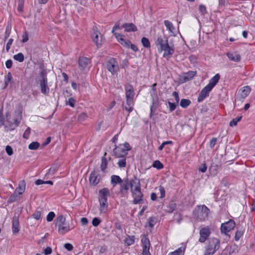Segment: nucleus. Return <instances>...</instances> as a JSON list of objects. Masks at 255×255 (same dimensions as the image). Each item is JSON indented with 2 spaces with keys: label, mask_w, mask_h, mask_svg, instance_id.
<instances>
[{
  "label": "nucleus",
  "mask_w": 255,
  "mask_h": 255,
  "mask_svg": "<svg viewBox=\"0 0 255 255\" xmlns=\"http://www.w3.org/2000/svg\"><path fill=\"white\" fill-rule=\"evenodd\" d=\"M152 166L157 169H161L163 167V164L159 160L155 161L152 164Z\"/></svg>",
  "instance_id": "39"
},
{
  "label": "nucleus",
  "mask_w": 255,
  "mask_h": 255,
  "mask_svg": "<svg viewBox=\"0 0 255 255\" xmlns=\"http://www.w3.org/2000/svg\"><path fill=\"white\" fill-rule=\"evenodd\" d=\"M12 78L11 74L10 72H8L5 77V85L7 86L8 83L11 81Z\"/></svg>",
  "instance_id": "50"
},
{
  "label": "nucleus",
  "mask_w": 255,
  "mask_h": 255,
  "mask_svg": "<svg viewBox=\"0 0 255 255\" xmlns=\"http://www.w3.org/2000/svg\"><path fill=\"white\" fill-rule=\"evenodd\" d=\"M235 227V222L233 220H230L228 222L222 224L221 227V232L224 234H226L227 233L234 229Z\"/></svg>",
  "instance_id": "12"
},
{
  "label": "nucleus",
  "mask_w": 255,
  "mask_h": 255,
  "mask_svg": "<svg viewBox=\"0 0 255 255\" xmlns=\"http://www.w3.org/2000/svg\"><path fill=\"white\" fill-rule=\"evenodd\" d=\"M220 241L217 238H211L206 248L204 255H213L219 249Z\"/></svg>",
  "instance_id": "10"
},
{
  "label": "nucleus",
  "mask_w": 255,
  "mask_h": 255,
  "mask_svg": "<svg viewBox=\"0 0 255 255\" xmlns=\"http://www.w3.org/2000/svg\"><path fill=\"white\" fill-rule=\"evenodd\" d=\"M100 197H106L107 198L108 196H110V192L108 188H104L99 191Z\"/></svg>",
  "instance_id": "29"
},
{
  "label": "nucleus",
  "mask_w": 255,
  "mask_h": 255,
  "mask_svg": "<svg viewBox=\"0 0 255 255\" xmlns=\"http://www.w3.org/2000/svg\"><path fill=\"white\" fill-rule=\"evenodd\" d=\"M199 10L200 12L203 14L204 15L205 13H206V7L204 5H200L199 7Z\"/></svg>",
  "instance_id": "63"
},
{
  "label": "nucleus",
  "mask_w": 255,
  "mask_h": 255,
  "mask_svg": "<svg viewBox=\"0 0 255 255\" xmlns=\"http://www.w3.org/2000/svg\"><path fill=\"white\" fill-rule=\"evenodd\" d=\"M156 221V219L155 218H154V217L150 218L148 220L149 226L152 228L154 226V225H155Z\"/></svg>",
  "instance_id": "48"
},
{
  "label": "nucleus",
  "mask_w": 255,
  "mask_h": 255,
  "mask_svg": "<svg viewBox=\"0 0 255 255\" xmlns=\"http://www.w3.org/2000/svg\"><path fill=\"white\" fill-rule=\"evenodd\" d=\"M191 104V101L188 99H181L180 103V105L183 108H187Z\"/></svg>",
  "instance_id": "32"
},
{
  "label": "nucleus",
  "mask_w": 255,
  "mask_h": 255,
  "mask_svg": "<svg viewBox=\"0 0 255 255\" xmlns=\"http://www.w3.org/2000/svg\"><path fill=\"white\" fill-rule=\"evenodd\" d=\"M23 4H24V0H19L18 5V7H17V10L18 11L22 12L23 11Z\"/></svg>",
  "instance_id": "44"
},
{
  "label": "nucleus",
  "mask_w": 255,
  "mask_h": 255,
  "mask_svg": "<svg viewBox=\"0 0 255 255\" xmlns=\"http://www.w3.org/2000/svg\"><path fill=\"white\" fill-rule=\"evenodd\" d=\"M39 146V143L38 142H32L28 145V148L31 150H36Z\"/></svg>",
  "instance_id": "38"
},
{
  "label": "nucleus",
  "mask_w": 255,
  "mask_h": 255,
  "mask_svg": "<svg viewBox=\"0 0 255 255\" xmlns=\"http://www.w3.org/2000/svg\"><path fill=\"white\" fill-rule=\"evenodd\" d=\"M133 198V204H140L143 201V195L141 191L140 183L139 179L133 185L130 191Z\"/></svg>",
  "instance_id": "3"
},
{
  "label": "nucleus",
  "mask_w": 255,
  "mask_h": 255,
  "mask_svg": "<svg viewBox=\"0 0 255 255\" xmlns=\"http://www.w3.org/2000/svg\"><path fill=\"white\" fill-rule=\"evenodd\" d=\"M210 210L205 205L198 206L195 209V216L199 221H205L208 217Z\"/></svg>",
  "instance_id": "9"
},
{
  "label": "nucleus",
  "mask_w": 255,
  "mask_h": 255,
  "mask_svg": "<svg viewBox=\"0 0 255 255\" xmlns=\"http://www.w3.org/2000/svg\"><path fill=\"white\" fill-rule=\"evenodd\" d=\"M227 56L231 61L234 62H239L241 60V56L237 52H228L227 53Z\"/></svg>",
  "instance_id": "19"
},
{
  "label": "nucleus",
  "mask_w": 255,
  "mask_h": 255,
  "mask_svg": "<svg viewBox=\"0 0 255 255\" xmlns=\"http://www.w3.org/2000/svg\"><path fill=\"white\" fill-rule=\"evenodd\" d=\"M90 182L93 185H97L100 180V177H99V174L96 171H93L91 173L89 177Z\"/></svg>",
  "instance_id": "17"
},
{
  "label": "nucleus",
  "mask_w": 255,
  "mask_h": 255,
  "mask_svg": "<svg viewBox=\"0 0 255 255\" xmlns=\"http://www.w3.org/2000/svg\"><path fill=\"white\" fill-rule=\"evenodd\" d=\"M155 45L159 52H163V57L167 59L171 57L174 52V45L172 42H168V38L164 36L158 37Z\"/></svg>",
  "instance_id": "1"
},
{
  "label": "nucleus",
  "mask_w": 255,
  "mask_h": 255,
  "mask_svg": "<svg viewBox=\"0 0 255 255\" xmlns=\"http://www.w3.org/2000/svg\"><path fill=\"white\" fill-rule=\"evenodd\" d=\"M100 204V211L101 213L105 212V209L108 207L107 198L106 197H99Z\"/></svg>",
  "instance_id": "20"
},
{
  "label": "nucleus",
  "mask_w": 255,
  "mask_h": 255,
  "mask_svg": "<svg viewBox=\"0 0 255 255\" xmlns=\"http://www.w3.org/2000/svg\"><path fill=\"white\" fill-rule=\"evenodd\" d=\"M207 166L206 163H203L200 165L198 170L202 173H204L207 170Z\"/></svg>",
  "instance_id": "46"
},
{
  "label": "nucleus",
  "mask_w": 255,
  "mask_h": 255,
  "mask_svg": "<svg viewBox=\"0 0 255 255\" xmlns=\"http://www.w3.org/2000/svg\"><path fill=\"white\" fill-rule=\"evenodd\" d=\"M142 244V255H151L149 252L150 242L148 238L144 237L141 239Z\"/></svg>",
  "instance_id": "15"
},
{
  "label": "nucleus",
  "mask_w": 255,
  "mask_h": 255,
  "mask_svg": "<svg viewBox=\"0 0 255 255\" xmlns=\"http://www.w3.org/2000/svg\"><path fill=\"white\" fill-rule=\"evenodd\" d=\"M5 150L8 155H11L13 154V149L9 145H7L5 148Z\"/></svg>",
  "instance_id": "53"
},
{
  "label": "nucleus",
  "mask_w": 255,
  "mask_h": 255,
  "mask_svg": "<svg viewBox=\"0 0 255 255\" xmlns=\"http://www.w3.org/2000/svg\"><path fill=\"white\" fill-rule=\"evenodd\" d=\"M118 41L124 46L126 47H129L130 44V41L128 40H125L122 37H120L118 40Z\"/></svg>",
  "instance_id": "35"
},
{
  "label": "nucleus",
  "mask_w": 255,
  "mask_h": 255,
  "mask_svg": "<svg viewBox=\"0 0 255 255\" xmlns=\"http://www.w3.org/2000/svg\"><path fill=\"white\" fill-rule=\"evenodd\" d=\"M28 40V34L26 31H25L24 33L22 35V39L21 42L23 43H25L27 42Z\"/></svg>",
  "instance_id": "55"
},
{
  "label": "nucleus",
  "mask_w": 255,
  "mask_h": 255,
  "mask_svg": "<svg viewBox=\"0 0 255 255\" xmlns=\"http://www.w3.org/2000/svg\"><path fill=\"white\" fill-rule=\"evenodd\" d=\"M172 95L175 98V100L176 101V103H177V104H178V103L179 102V97L178 92H177L176 91L173 92Z\"/></svg>",
  "instance_id": "62"
},
{
  "label": "nucleus",
  "mask_w": 255,
  "mask_h": 255,
  "mask_svg": "<svg viewBox=\"0 0 255 255\" xmlns=\"http://www.w3.org/2000/svg\"><path fill=\"white\" fill-rule=\"evenodd\" d=\"M55 225L58 228V233L60 234L64 235L70 230L69 224L66 222V218L62 215L57 217Z\"/></svg>",
  "instance_id": "5"
},
{
  "label": "nucleus",
  "mask_w": 255,
  "mask_h": 255,
  "mask_svg": "<svg viewBox=\"0 0 255 255\" xmlns=\"http://www.w3.org/2000/svg\"><path fill=\"white\" fill-rule=\"evenodd\" d=\"M134 237L133 236H128L125 239V243L128 246H130L134 243Z\"/></svg>",
  "instance_id": "30"
},
{
  "label": "nucleus",
  "mask_w": 255,
  "mask_h": 255,
  "mask_svg": "<svg viewBox=\"0 0 255 255\" xmlns=\"http://www.w3.org/2000/svg\"><path fill=\"white\" fill-rule=\"evenodd\" d=\"M118 164L120 167H125L126 166V158H123L120 160L118 163Z\"/></svg>",
  "instance_id": "47"
},
{
  "label": "nucleus",
  "mask_w": 255,
  "mask_h": 255,
  "mask_svg": "<svg viewBox=\"0 0 255 255\" xmlns=\"http://www.w3.org/2000/svg\"><path fill=\"white\" fill-rule=\"evenodd\" d=\"M182 251L181 248H179L178 250L172 252L169 255H182Z\"/></svg>",
  "instance_id": "56"
},
{
  "label": "nucleus",
  "mask_w": 255,
  "mask_h": 255,
  "mask_svg": "<svg viewBox=\"0 0 255 255\" xmlns=\"http://www.w3.org/2000/svg\"><path fill=\"white\" fill-rule=\"evenodd\" d=\"M141 42L142 43V45L145 48H149L150 47V44L149 40L146 37H142L141 38Z\"/></svg>",
  "instance_id": "37"
},
{
  "label": "nucleus",
  "mask_w": 255,
  "mask_h": 255,
  "mask_svg": "<svg viewBox=\"0 0 255 255\" xmlns=\"http://www.w3.org/2000/svg\"><path fill=\"white\" fill-rule=\"evenodd\" d=\"M122 27L124 28L125 31L126 32L136 31L137 30L136 26L132 23H125L122 25Z\"/></svg>",
  "instance_id": "22"
},
{
  "label": "nucleus",
  "mask_w": 255,
  "mask_h": 255,
  "mask_svg": "<svg viewBox=\"0 0 255 255\" xmlns=\"http://www.w3.org/2000/svg\"><path fill=\"white\" fill-rule=\"evenodd\" d=\"M106 68L113 75L117 74L119 70L118 63L114 58H111L107 61Z\"/></svg>",
  "instance_id": "11"
},
{
  "label": "nucleus",
  "mask_w": 255,
  "mask_h": 255,
  "mask_svg": "<svg viewBox=\"0 0 255 255\" xmlns=\"http://www.w3.org/2000/svg\"><path fill=\"white\" fill-rule=\"evenodd\" d=\"M12 232L17 234L19 231V220L18 217L14 216L12 218Z\"/></svg>",
  "instance_id": "18"
},
{
  "label": "nucleus",
  "mask_w": 255,
  "mask_h": 255,
  "mask_svg": "<svg viewBox=\"0 0 255 255\" xmlns=\"http://www.w3.org/2000/svg\"><path fill=\"white\" fill-rule=\"evenodd\" d=\"M55 217V214L53 212H50L47 216L46 220L48 222H51Z\"/></svg>",
  "instance_id": "45"
},
{
  "label": "nucleus",
  "mask_w": 255,
  "mask_h": 255,
  "mask_svg": "<svg viewBox=\"0 0 255 255\" xmlns=\"http://www.w3.org/2000/svg\"><path fill=\"white\" fill-rule=\"evenodd\" d=\"M13 59L16 61L22 62L24 60V55L22 53H19L13 56Z\"/></svg>",
  "instance_id": "34"
},
{
  "label": "nucleus",
  "mask_w": 255,
  "mask_h": 255,
  "mask_svg": "<svg viewBox=\"0 0 255 255\" xmlns=\"http://www.w3.org/2000/svg\"><path fill=\"white\" fill-rule=\"evenodd\" d=\"M243 232L241 230H237L235 236V240L237 241L239 240L240 238L243 236Z\"/></svg>",
  "instance_id": "42"
},
{
  "label": "nucleus",
  "mask_w": 255,
  "mask_h": 255,
  "mask_svg": "<svg viewBox=\"0 0 255 255\" xmlns=\"http://www.w3.org/2000/svg\"><path fill=\"white\" fill-rule=\"evenodd\" d=\"M90 60L87 57H81L79 59V65L80 66L82 67L83 68H84L87 65L90 63Z\"/></svg>",
  "instance_id": "25"
},
{
  "label": "nucleus",
  "mask_w": 255,
  "mask_h": 255,
  "mask_svg": "<svg viewBox=\"0 0 255 255\" xmlns=\"http://www.w3.org/2000/svg\"><path fill=\"white\" fill-rule=\"evenodd\" d=\"M136 180H138L135 177L134 179L128 180V178H124L123 181L120 184V193L122 195H125L128 194L129 189L131 190V189L135 183L136 182Z\"/></svg>",
  "instance_id": "8"
},
{
  "label": "nucleus",
  "mask_w": 255,
  "mask_h": 255,
  "mask_svg": "<svg viewBox=\"0 0 255 255\" xmlns=\"http://www.w3.org/2000/svg\"><path fill=\"white\" fill-rule=\"evenodd\" d=\"M168 208L169 210H168L167 212L171 213L176 208V204L174 201H172L169 202Z\"/></svg>",
  "instance_id": "31"
},
{
  "label": "nucleus",
  "mask_w": 255,
  "mask_h": 255,
  "mask_svg": "<svg viewBox=\"0 0 255 255\" xmlns=\"http://www.w3.org/2000/svg\"><path fill=\"white\" fill-rule=\"evenodd\" d=\"M168 104L169 105L170 111H174L175 109L176 106L178 105L177 103H171L170 102H168Z\"/></svg>",
  "instance_id": "54"
},
{
  "label": "nucleus",
  "mask_w": 255,
  "mask_h": 255,
  "mask_svg": "<svg viewBox=\"0 0 255 255\" xmlns=\"http://www.w3.org/2000/svg\"><path fill=\"white\" fill-rule=\"evenodd\" d=\"M22 119V114L20 112H15L14 117L11 119V117L8 112L6 113V125L7 130H14L19 125Z\"/></svg>",
  "instance_id": "2"
},
{
  "label": "nucleus",
  "mask_w": 255,
  "mask_h": 255,
  "mask_svg": "<svg viewBox=\"0 0 255 255\" xmlns=\"http://www.w3.org/2000/svg\"><path fill=\"white\" fill-rule=\"evenodd\" d=\"M156 110V107L154 106V103L150 107V117L151 118L154 114Z\"/></svg>",
  "instance_id": "57"
},
{
  "label": "nucleus",
  "mask_w": 255,
  "mask_h": 255,
  "mask_svg": "<svg viewBox=\"0 0 255 255\" xmlns=\"http://www.w3.org/2000/svg\"><path fill=\"white\" fill-rule=\"evenodd\" d=\"M33 218L36 220L40 219L41 217V212L40 211L36 210L35 213L32 215Z\"/></svg>",
  "instance_id": "52"
},
{
  "label": "nucleus",
  "mask_w": 255,
  "mask_h": 255,
  "mask_svg": "<svg viewBox=\"0 0 255 255\" xmlns=\"http://www.w3.org/2000/svg\"><path fill=\"white\" fill-rule=\"evenodd\" d=\"M164 24L168 30L171 32V33H173V30H174V27L172 24V23L168 20L164 21Z\"/></svg>",
  "instance_id": "33"
},
{
  "label": "nucleus",
  "mask_w": 255,
  "mask_h": 255,
  "mask_svg": "<svg viewBox=\"0 0 255 255\" xmlns=\"http://www.w3.org/2000/svg\"><path fill=\"white\" fill-rule=\"evenodd\" d=\"M123 179L118 175H112L111 176V183L115 187L117 184H120L122 182Z\"/></svg>",
  "instance_id": "24"
},
{
  "label": "nucleus",
  "mask_w": 255,
  "mask_h": 255,
  "mask_svg": "<svg viewBox=\"0 0 255 255\" xmlns=\"http://www.w3.org/2000/svg\"><path fill=\"white\" fill-rule=\"evenodd\" d=\"M220 78V75L219 74H217L210 80L209 83L207 86L212 89L219 82Z\"/></svg>",
  "instance_id": "23"
},
{
  "label": "nucleus",
  "mask_w": 255,
  "mask_h": 255,
  "mask_svg": "<svg viewBox=\"0 0 255 255\" xmlns=\"http://www.w3.org/2000/svg\"><path fill=\"white\" fill-rule=\"evenodd\" d=\"M126 97L127 106H125V109L128 112H130L132 110V100L134 97L133 88L130 85L126 87Z\"/></svg>",
  "instance_id": "6"
},
{
  "label": "nucleus",
  "mask_w": 255,
  "mask_h": 255,
  "mask_svg": "<svg viewBox=\"0 0 255 255\" xmlns=\"http://www.w3.org/2000/svg\"><path fill=\"white\" fill-rule=\"evenodd\" d=\"M251 91V89L249 86H245L241 89L239 92L240 93L241 98L244 99L249 95Z\"/></svg>",
  "instance_id": "21"
},
{
  "label": "nucleus",
  "mask_w": 255,
  "mask_h": 255,
  "mask_svg": "<svg viewBox=\"0 0 255 255\" xmlns=\"http://www.w3.org/2000/svg\"><path fill=\"white\" fill-rule=\"evenodd\" d=\"M75 100L73 98H70L68 100V104L69 105H70L71 107H74L75 105Z\"/></svg>",
  "instance_id": "60"
},
{
  "label": "nucleus",
  "mask_w": 255,
  "mask_h": 255,
  "mask_svg": "<svg viewBox=\"0 0 255 255\" xmlns=\"http://www.w3.org/2000/svg\"><path fill=\"white\" fill-rule=\"evenodd\" d=\"M93 33L92 36L93 41L96 44L97 47L99 48L100 46H101V45L102 36L101 35L99 31L97 30V28L96 27H95V28H94L93 29Z\"/></svg>",
  "instance_id": "14"
},
{
  "label": "nucleus",
  "mask_w": 255,
  "mask_h": 255,
  "mask_svg": "<svg viewBox=\"0 0 255 255\" xmlns=\"http://www.w3.org/2000/svg\"><path fill=\"white\" fill-rule=\"evenodd\" d=\"M25 184L24 181H22L20 182L18 187L15 189L14 192H16L18 195L22 194L25 190Z\"/></svg>",
  "instance_id": "27"
},
{
  "label": "nucleus",
  "mask_w": 255,
  "mask_h": 255,
  "mask_svg": "<svg viewBox=\"0 0 255 255\" xmlns=\"http://www.w3.org/2000/svg\"><path fill=\"white\" fill-rule=\"evenodd\" d=\"M58 169V166L57 165H53L48 170V171L45 174V176L48 175H53Z\"/></svg>",
  "instance_id": "28"
},
{
  "label": "nucleus",
  "mask_w": 255,
  "mask_h": 255,
  "mask_svg": "<svg viewBox=\"0 0 255 255\" xmlns=\"http://www.w3.org/2000/svg\"><path fill=\"white\" fill-rule=\"evenodd\" d=\"M212 90V89L210 88L207 85L201 91L198 98L197 101L198 102H201L203 101L204 99L209 96L210 92Z\"/></svg>",
  "instance_id": "16"
},
{
  "label": "nucleus",
  "mask_w": 255,
  "mask_h": 255,
  "mask_svg": "<svg viewBox=\"0 0 255 255\" xmlns=\"http://www.w3.org/2000/svg\"><path fill=\"white\" fill-rule=\"evenodd\" d=\"M218 166L217 164H212L210 167L209 169L211 171V172H213L214 174H216L217 173V171L218 169Z\"/></svg>",
  "instance_id": "43"
},
{
  "label": "nucleus",
  "mask_w": 255,
  "mask_h": 255,
  "mask_svg": "<svg viewBox=\"0 0 255 255\" xmlns=\"http://www.w3.org/2000/svg\"><path fill=\"white\" fill-rule=\"evenodd\" d=\"M106 152L105 153L104 156L102 157V163L101 165V170L104 171V170L106 168L107 165V160L106 158H105V156L106 155Z\"/></svg>",
  "instance_id": "36"
},
{
  "label": "nucleus",
  "mask_w": 255,
  "mask_h": 255,
  "mask_svg": "<svg viewBox=\"0 0 255 255\" xmlns=\"http://www.w3.org/2000/svg\"><path fill=\"white\" fill-rule=\"evenodd\" d=\"M159 190L160 193V198H163L165 196V190L163 187L159 186Z\"/></svg>",
  "instance_id": "61"
},
{
  "label": "nucleus",
  "mask_w": 255,
  "mask_h": 255,
  "mask_svg": "<svg viewBox=\"0 0 255 255\" xmlns=\"http://www.w3.org/2000/svg\"><path fill=\"white\" fill-rule=\"evenodd\" d=\"M13 39L12 38H10L8 41V42L6 44V52H8L10 48V46L11 45L12 42H13Z\"/></svg>",
  "instance_id": "59"
},
{
  "label": "nucleus",
  "mask_w": 255,
  "mask_h": 255,
  "mask_svg": "<svg viewBox=\"0 0 255 255\" xmlns=\"http://www.w3.org/2000/svg\"><path fill=\"white\" fill-rule=\"evenodd\" d=\"M88 116L85 113L81 114L78 117V120L80 122H83L87 118Z\"/></svg>",
  "instance_id": "49"
},
{
  "label": "nucleus",
  "mask_w": 255,
  "mask_h": 255,
  "mask_svg": "<svg viewBox=\"0 0 255 255\" xmlns=\"http://www.w3.org/2000/svg\"><path fill=\"white\" fill-rule=\"evenodd\" d=\"M64 248L67 250L68 251H71L72 250L73 247V246L69 243H66L64 244Z\"/></svg>",
  "instance_id": "64"
},
{
  "label": "nucleus",
  "mask_w": 255,
  "mask_h": 255,
  "mask_svg": "<svg viewBox=\"0 0 255 255\" xmlns=\"http://www.w3.org/2000/svg\"><path fill=\"white\" fill-rule=\"evenodd\" d=\"M101 223V220L98 218H94L92 220V225L94 227L98 226Z\"/></svg>",
  "instance_id": "51"
},
{
  "label": "nucleus",
  "mask_w": 255,
  "mask_h": 255,
  "mask_svg": "<svg viewBox=\"0 0 255 255\" xmlns=\"http://www.w3.org/2000/svg\"><path fill=\"white\" fill-rule=\"evenodd\" d=\"M30 128H28L25 130V131H24V133L23 134V138L27 139L28 138V136H29V135L30 134Z\"/></svg>",
  "instance_id": "58"
},
{
  "label": "nucleus",
  "mask_w": 255,
  "mask_h": 255,
  "mask_svg": "<svg viewBox=\"0 0 255 255\" xmlns=\"http://www.w3.org/2000/svg\"><path fill=\"white\" fill-rule=\"evenodd\" d=\"M11 30V25L8 24L6 27L4 33V40H5L9 36Z\"/></svg>",
  "instance_id": "40"
},
{
  "label": "nucleus",
  "mask_w": 255,
  "mask_h": 255,
  "mask_svg": "<svg viewBox=\"0 0 255 255\" xmlns=\"http://www.w3.org/2000/svg\"><path fill=\"white\" fill-rule=\"evenodd\" d=\"M46 70L42 69L37 78V83L39 84L42 93L47 95L49 93V88L47 86Z\"/></svg>",
  "instance_id": "4"
},
{
  "label": "nucleus",
  "mask_w": 255,
  "mask_h": 255,
  "mask_svg": "<svg viewBox=\"0 0 255 255\" xmlns=\"http://www.w3.org/2000/svg\"><path fill=\"white\" fill-rule=\"evenodd\" d=\"M18 193L16 192H13L12 195H11L8 200V202L9 203L13 202L16 200V198L18 196Z\"/></svg>",
  "instance_id": "41"
},
{
  "label": "nucleus",
  "mask_w": 255,
  "mask_h": 255,
  "mask_svg": "<svg viewBox=\"0 0 255 255\" xmlns=\"http://www.w3.org/2000/svg\"><path fill=\"white\" fill-rule=\"evenodd\" d=\"M211 234L210 230L208 227L202 228L200 231V238L199 241L204 243L207 240Z\"/></svg>",
  "instance_id": "13"
},
{
  "label": "nucleus",
  "mask_w": 255,
  "mask_h": 255,
  "mask_svg": "<svg viewBox=\"0 0 255 255\" xmlns=\"http://www.w3.org/2000/svg\"><path fill=\"white\" fill-rule=\"evenodd\" d=\"M131 150V147L128 142L119 146L115 145L113 152L114 155L118 158L123 157L128 154V151Z\"/></svg>",
  "instance_id": "7"
},
{
  "label": "nucleus",
  "mask_w": 255,
  "mask_h": 255,
  "mask_svg": "<svg viewBox=\"0 0 255 255\" xmlns=\"http://www.w3.org/2000/svg\"><path fill=\"white\" fill-rule=\"evenodd\" d=\"M196 73V71H189L184 74L183 79L184 82L191 80Z\"/></svg>",
  "instance_id": "26"
}]
</instances>
